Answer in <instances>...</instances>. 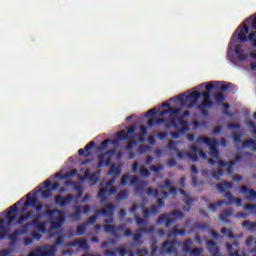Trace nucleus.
<instances>
[{
	"label": "nucleus",
	"instance_id": "obj_1",
	"mask_svg": "<svg viewBox=\"0 0 256 256\" xmlns=\"http://www.w3.org/2000/svg\"><path fill=\"white\" fill-rule=\"evenodd\" d=\"M46 209L49 208V205L45 206ZM44 215L49 219V229H47V222L40 221L39 219H34L31 222H28L16 231L19 232V235H25V233H29V227H34L38 233H53V231H59L65 225V214L59 209L46 210L44 211Z\"/></svg>",
	"mask_w": 256,
	"mask_h": 256
},
{
	"label": "nucleus",
	"instance_id": "obj_2",
	"mask_svg": "<svg viewBox=\"0 0 256 256\" xmlns=\"http://www.w3.org/2000/svg\"><path fill=\"white\" fill-rule=\"evenodd\" d=\"M21 203H23L22 199L10 206L9 211L5 215V219H0V239H5V237H7L5 226L8 225V227H11V225L17 221V214L13 215V213H17V211H19L18 205H21Z\"/></svg>",
	"mask_w": 256,
	"mask_h": 256
},
{
	"label": "nucleus",
	"instance_id": "obj_3",
	"mask_svg": "<svg viewBox=\"0 0 256 256\" xmlns=\"http://www.w3.org/2000/svg\"><path fill=\"white\" fill-rule=\"evenodd\" d=\"M248 34H249V26H247V24H244L242 26L240 25L232 35L231 43H233L235 39H238V41H240L241 43H245V41H249L250 43H253L252 47L256 49V40H255L256 29L255 31L251 32L249 35Z\"/></svg>",
	"mask_w": 256,
	"mask_h": 256
},
{
	"label": "nucleus",
	"instance_id": "obj_4",
	"mask_svg": "<svg viewBox=\"0 0 256 256\" xmlns=\"http://www.w3.org/2000/svg\"><path fill=\"white\" fill-rule=\"evenodd\" d=\"M177 157L179 159H186V157H189L194 163H197L199 161V157L201 159H207V154L203 152V150H200L197 148V145L193 144L190 146V153L189 152H182L177 150Z\"/></svg>",
	"mask_w": 256,
	"mask_h": 256
},
{
	"label": "nucleus",
	"instance_id": "obj_5",
	"mask_svg": "<svg viewBox=\"0 0 256 256\" xmlns=\"http://www.w3.org/2000/svg\"><path fill=\"white\" fill-rule=\"evenodd\" d=\"M185 214L179 210H175L169 214H161L158 219L157 223L158 225H161V223H165L166 227H171L177 219H184Z\"/></svg>",
	"mask_w": 256,
	"mask_h": 256
},
{
	"label": "nucleus",
	"instance_id": "obj_6",
	"mask_svg": "<svg viewBox=\"0 0 256 256\" xmlns=\"http://www.w3.org/2000/svg\"><path fill=\"white\" fill-rule=\"evenodd\" d=\"M177 98L180 101L181 105H186L188 109H193V107H195V105H197V103L199 102V99H201V92L193 91L186 96L180 94L177 96Z\"/></svg>",
	"mask_w": 256,
	"mask_h": 256
},
{
	"label": "nucleus",
	"instance_id": "obj_7",
	"mask_svg": "<svg viewBox=\"0 0 256 256\" xmlns=\"http://www.w3.org/2000/svg\"><path fill=\"white\" fill-rule=\"evenodd\" d=\"M196 142L208 145V147L210 148V155L212 159H219V151L217 149V145H219V142L217 141V139L200 136L196 139Z\"/></svg>",
	"mask_w": 256,
	"mask_h": 256
},
{
	"label": "nucleus",
	"instance_id": "obj_8",
	"mask_svg": "<svg viewBox=\"0 0 256 256\" xmlns=\"http://www.w3.org/2000/svg\"><path fill=\"white\" fill-rule=\"evenodd\" d=\"M117 181V177L113 176L110 180L106 182V185L104 188H101L98 191V197L99 199H105V196L108 195L111 197V195H115L118 191L117 186H113V184Z\"/></svg>",
	"mask_w": 256,
	"mask_h": 256
},
{
	"label": "nucleus",
	"instance_id": "obj_9",
	"mask_svg": "<svg viewBox=\"0 0 256 256\" xmlns=\"http://www.w3.org/2000/svg\"><path fill=\"white\" fill-rule=\"evenodd\" d=\"M112 209H115V205H113V204L105 205V208H102V209L98 210L96 214L92 215L84 223L86 224L87 227H89V225H95V223H97V218L99 217V215H109L111 217V215H112L111 210Z\"/></svg>",
	"mask_w": 256,
	"mask_h": 256
},
{
	"label": "nucleus",
	"instance_id": "obj_10",
	"mask_svg": "<svg viewBox=\"0 0 256 256\" xmlns=\"http://www.w3.org/2000/svg\"><path fill=\"white\" fill-rule=\"evenodd\" d=\"M26 197L22 213L27 212L28 207H32L36 213H41V211H43V207H45V205L43 203L37 204V198H31V193H28Z\"/></svg>",
	"mask_w": 256,
	"mask_h": 256
},
{
	"label": "nucleus",
	"instance_id": "obj_11",
	"mask_svg": "<svg viewBox=\"0 0 256 256\" xmlns=\"http://www.w3.org/2000/svg\"><path fill=\"white\" fill-rule=\"evenodd\" d=\"M33 217H35V219H38L39 221L43 217H47V216L45 215V212L43 214H35V211L30 210L26 212V214L19 216L16 221V224L23 225V223H25L26 221H29L30 219H33Z\"/></svg>",
	"mask_w": 256,
	"mask_h": 256
},
{
	"label": "nucleus",
	"instance_id": "obj_12",
	"mask_svg": "<svg viewBox=\"0 0 256 256\" xmlns=\"http://www.w3.org/2000/svg\"><path fill=\"white\" fill-rule=\"evenodd\" d=\"M83 213L84 215H89V213H91V207L87 204L84 206H76L71 217L76 221H81V215H83Z\"/></svg>",
	"mask_w": 256,
	"mask_h": 256
},
{
	"label": "nucleus",
	"instance_id": "obj_13",
	"mask_svg": "<svg viewBox=\"0 0 256 256\" xmlns=\"http://www.w3.org/2000/svg\"><path fill=\"white\" fill-rule=\"evenodd\" d=\"M231 87V83H228L226 85H221L220 88L217 90L216 93H214V99L216 103H225V99H227V96L225 95V92Z\"/></svg>",
	"mask_w": 256,
	"mask_h": 256
},
{
	"label": "nucleus",
	"instance_id": "obj_14",
	"mask_svg": "<svg viewBox=\"0 0 256 256\" xmlns=\"http://www.w3.org/2000/svg\"><path fill=\"white\" fill-rule=\"evenodd\" d=\"M75 199V196L72 194H68L66 197H63L62 195H57L54 198V203L58 205L59 207H67L69 203H71Z\"/></svg>",
	"mask_w": 256,
	"mask_h": 256
},
{
	"label": "nucleus",
	"instance_id": "obj_15",
	"mask_svg": "<svg viewBox=\"0 0 256 256\" xmlns=\"http://www.w3.org/2000/svg\"><path fill=\"white\" fill-rule=\"evenodd\" d=\"M177 243V240L164 242L161 247V253H167L168 255L175 253V251H177Z\"/></svg>",
	"mask_w": 256,
	"mask_h": 256
},
{
	"label": "nucleus",
	"instance_id": "obj_16",
	"mask_svg": "<svg viewBox=\"0 0 256 256\" xmlns=\"http://www.w3.org/2000/svg\"><path fill=\"white\" fill-rule=\"evenodd\" d=\"M241 159H243V156L238 155L234 158V160L230 161V162H225L223 160L218 162L219 167H227L226 171L229 175H231V173H233V165H235V163H238V161H241Z\"/></svg>",
	"mask_w": 256,
	"mask_h": 256
},
{
	"label": "nucleus",
	"instance_id": "obj_17",
	"mask_svg": "<svg viewBox=\"0 0 256 256\" xmlns=\"http://www.w3.org/2000/svg\"><path fill=\"white\" fill-rule=\"evenodd\" d=\"M38 253L40 256H55V253H57V247L51 245V246H41L38 247Z\"/></svg>",
	"mask_w": 256,
	"mask_h": 256
},
{
	"label": "nucleus",
	"instance_id": "obj_18",
	"mask_svg": "<svg viewBox=\"0 0 256 256\" xmlns=\"http://www.w3.org/2000/svg\"><path fill=\"white\" fill-rule=\"evenodd\" d=\"M68 245L69 247H79L80 249H83V251H89V244L87 243V240L85 238L75 239Z\"/></svg>",
	"mask_w": 256,
	"mask_h": 256
},
{
	"label": "nucleus",
	"instance_id": "obj_19",
	"mask_svg": "<svg viewBox=\"0 0 256 256\" xmlns=\"http://www.w3.org/2000/svg\"><path fill=\"white\" fill-rule=\"evenodd\" d=\"M240 193H242V195H245L248 201L256 200V191L254 189H251V188L249 189L247 188V186H241Z\"/></svg>",
	"mask_w": 256,
	"mask_h": 256
},
{
	"label": "nucleus",
	"instance_id": "obj_20",
	"mask_svg": "<svg viewBox=\"0 0 256 256\" xmlns=\"http://www.w3.org/2000/svg\"><path fill=\"white\" fill-rule=\"evenodd\" d=\"M203 101L198 105L201 107H206L207 109H211L213 107V102L211 101V92L204 91L202 92Z\"/></svg>",
	"mask_w": 256,
	"mask_h": 256
},
{
	"label": "nucleus",
	"instance_id": "obj_21",
	"mask_svg": "<svg viewBox=\"0 0 256 256\" xmlns=\"http://www.w3.org/2000/svg\"><path fill=\"white\" fill-rule=\"evenodd\" d=\"M93 147H95V141H90L85 147L84 149L81 148L78 150V155L80 157H91V153L89 151H91V149H93Z\"/></svg>",
	"mask_w": 256,
	"mask_h": 256
},
{
	"label": "nucleus",
	"instance_id": "obj_22",
	"mask_svg": "<svg viewBox=\"0 0 256 256\" xmlns=\"http://www.w3.org/2000/svg\"><path fill=\"white\" fill-rule=\"evenodd\" d=\"M229 217H233V208H227L223 210L220 213L219 219L222 221V223H224V225H227L230 223Z\"/></svg>",
	"mask_w": 256,
	"mask_h": 256
},
{
	"label": "nucleus",
	"instance_id": "obj_23",
	"mask_svg": "<svg viewBox=\"0 0 256 256\" xmlns=\"http://www.w3.org/2000/svg\"><path fill=\"white\" fill-rule=\"evenodd\" d=\"M206 245L208 247L209 253L213 256H219L221 253L219 252V247H217V242L213 240H208L206 242Z\"/></svg>",
	"mask_w": 256,
	"mask_h": 256
},
{
	"label": "nucleus",
	"instance_id": "obj_24",
	"mask_svg": "<svg viewBox=\"0 0 256 256\" xmlns=\"http://www.w3.org/2000/svg\"><path fill=\"white\" fill-rule=\"evenodd\" d=\"M234 53L237 57V59H239V61H247V54H245V50H243V48H241V45H236L234 47Z\"/></svg>",
	"mask_w": 256,
	"mask_h": 256
},
{
	"label": "nucleus",
	"instance_id": "obj_25",
	"mask_svg": "<svg viewBox=\"0 0 256 256\" xmlns=\"http://www.w3.org/2000/svg\"><path fill=\"white\" fill-rule=\"evenodd\" d=\"M169 113H170V115H181V109L169 107L168 109L162 110L161 112H159L158 116L165 117V115H167Z\"/></svg>",
	"mask_w": 256,
	"mask_h": 256
},
{
	"label": "nucleus",
	"instance_id": "obj_26",
	"mask_svg": "<svg viewBox=\"0 0 256 256\" xmlns=\"http://www.w3.org/2000/svg\"><path fill=\"white\" fill-rule=\"evenodd\" d=\"M242 149H251V151H256V141L252 138L244 140L242 142Z\"/></svg>",
	"mask_w": 256,
	"mask_h": 256
},
{
	"label": "nucleus",
	"instance_id": "obj_27",
	"mask_svg": "<svg viewBox=\"0 0 256 256\" xmlns=\"http://www.w3.org/2000/svg\"><path fill=\"white\" fill-rule=\"evenodd\" d=\"M233 188V183L228 182V181H224L222 183H218L216 185V189L220 192V193H225V191H227V189H232Z\"/></svg>",
	"mask_w": 256,
	"mask_h": 256
},
{
	"label": "nucleus",
	"instance_id": "obj_28",
	"mask_svg": "<svg viewBox=\"0 0 256 256\" xmlns=\"http://www.w3.org/2000/svg\"><path fill=\"white\" fill-rule=\"evenodd\" d=\"M187 233V231L185 229H179V225L177 226H174L172 228V230L168 233V237L171 238V237H177V235H185Z\"/></svg>",
	"mask_w": 256,
	"mask_h": 256
},
{
	"label": "nucleus",
	"instance_id": "obj_29",
	"mask_svg": "<svg viewBox=\"0 0 256 256\" xmlns=\"http://www.w3.org/2000/svg\"><path fill=\"white\" fill-rule=\"evenodd\" d=\"M183 253H191V247H193V240L188 238L181 243Z\"/></svg>",
	"mask_w": 256,
	"mask_h": 256
},
{
	"label": "nucleus",
	"instance_id": "obj_30",
	"mask_svg": "<svg viewBox=\"0 0 256 256\" xmlns=\"http://www.w3.org/2000/svg\"><path fill=\"white\" fill-rule=\"evenodd\" d=\"M163 123H167V118H150L148 120V126L153 127V125H163Z\"/></svg>",
	"mask_w": 256,
	"mask_h": 256
},
{
	"label": "nucleus",
	"instance_id": "obj_31",
	"mask_svg": "<svg viewBox=\"0 0 256 256\" xmlns=\"http://www.w3.org/2000/svg\"><path fill=\"white\" fill-rule=\"evenodd\" d=\"M127 199H129V190L127 189L121 190L116 196V201H127Z\"/></svg>",
	"mask_w": 256,
	"mask_h": 256
},
{
	"label": "nucleus",
	"instance_id": "obj_32",
	"mask_svg": "<svg viewBox=\"0 0 256 256\" xmlns=\"http://www.w3.org/2000/svg\"><path fill=\"white\" fill-rule=\"evenodd\" d=\"M242 227H245L246 229H248V231H251L252 233H255V231H256V222H251L249 220H245L242 223Z\"/></svg>",
	"mask_w": 256,
	"mask_h": 256
},
{
	"label": "nucleus",
	"instance_id": "obj_33",
	"mask_svg": "<svg viewBox=\"0 0 256 256\" xmlns=\"http://www.w3.org/2000/svg\"><path fill=\"white\" fill-rule=\"evenodd\" d=\"M207 224L204 222H195L192 227V231H207Z\"/></svg>",
	"mask_w": 256,
	"mask_h": 256
},
{
	"label": "nucleus",
	"instance_id": "obj_34",
	"mask_svg": "<svg viewBox=\"0 0 256 256\" xmlns=\"http://www.w3.org/2000/svg\"><path fill=\"white\" fill-rule=\"evenodd\" d=\"M133 239L139 245H143V241H141L143 239V228L135 231Z\"/></svg>",
	"mask_w": 256,
	"mask_h": 256
},
{
	"label": "nucleus",
	"instance_id": "obj_35",
	"mask_svg": "<svg viewBox=\"0 0 256 256\" xmlns=\"http://www.w3.org/2000/svg\"><path fill=\"white\" fill-rule=\"evenodd\" d=\"M86 232H87V224L84 222L77 226L75 235L77 236L85 235Z\"/></svg>",
	"mask_w": 256,
	"mask_h": 256
},
{
	"label": "nucleus",
	"instance_id": "obj_36",
	"mask_svg": "<svg viewBox=\"0 0 256 256\" xmlns=\"http://www.w3.org/2000/svg\"><path fill=\"white\" fill-rule=\"evenodd\" d=\"M75 175H77V170L73 169L70 170L68 173L64 174L63 176H61V173H57L56 177L58 179H69V177H75Z\"/></svg>",
	"mask_w": 256,
	"mask_h": 256
},
{
	"label": "nucleus",
	"instance_id": "obj_37",
	"mask_svg": "<svg viewBox=\"0 0 256 256\" xmlns=\"http://www.w3.org/2000/svg\"><path fill=\"white\" fill-rule=\"evenodd\" d=\"M113 174L120 176L121 175V167L115 166V164H112L110 166V169H109L107 175H113Z\"/></svg>",
	"mask_w": 256,
	"mask_h": 256
},
{
	"label": "nucleus",
	"instance_id": "obj_38",
	"mask_svg": "<svg viewBox=\"0 0 256 256\" xmlns=\"http://www.w3.org/2000/svg\"><path fill=\"white\" fill-rule=\"evenodd\" d=\"M223 175H225V170H223V168H217V170L212 173V177L215 181H220Z\"/></svg>",
	"mask_w": 256,
	"mask_h": 256
},
{
	"label": "nucleus",
	"instance_id": "obj_39",
	"mask_svg": "<svg viewBox=\"0 0 256 256\" xmlns=\"http://www.w3.org/2000/svg\"><path fill=\"white\" fill-rule=\"evenodd\" d=\"M220 86H221V82L214 81L212 84H207L205 89L208 93H210V91H213V89L217 91L220 88Z\"/></svg>",
	"mask_w": 256,
	"mask_h": 256
},
{
	"label": "nucleus",
	"instance_id": "obj_40",
	"mask_svg": "<svg viewBox=\"0 0 256 256\" xmlns=\"http://www.w3.org/2000/svg\"><path fill=\"white\" fill-rule=\"evenodd\" d=\"M139 174L144 178V179H149L151 177V172H149V169L145 166H141L139 168Z\"/></svg>",
	"mask_w": 256,
	"mask_h": 256
},
{
	"label": "nucleus",
	"instance_id": "obj_41",
	"mask_svg": "<svg viewBox=\"0 0 256 256\" xmlns=\"http://www.w3.org/2000/svg\"><path fill=\"white\" fill-rule=\"evenodd\" d=\"M225 203H227L225 200H219L216 203L209 204L208 209H210V211L215 212L217 211V207H221V205H225Z\"/></svg>",
	"mask_w": 256,
	"mask_h": 256
},
{
	"label": "nucleus",
	"instance_id": "obj_42",
	"mask_svg": "<svg viewBox=\"0 0 256 256\" xmlns=\"http://www.w3.org/2000/svg\"><path fill=\"white\" fill-rule=\"evenodd\" d=\"M105 233H112V235H117V226H113L111 224H107L104 226Z\"/></svg>",
	"mask_w": 256,
	"mask_h": 256
},
{
	"label": "nucleus",
	"instance_id": "obj_43",
	"mask_svg": "<svg viewBox=\"0 0 256 256\" xmlns=\"http://www.w3.org/2000/svg\"><path fill=\"white\" fill-rule=\"evenodd\" d=\"M118 140L119 141H127V139H131V135H128L127 131L125 130H121L120 132H118Z\"/></svg>",
	"mask_w": 256,
	"mask_h": 256
},
{
	"label": "nucleus",
	"instance_id": "obj_44",
	"mask_svg": "<svg viewBox=\"0 0 256 256\" xmlns=\"http://www.w3.org/2000/svg\"><path fill=\"white\" fill-rule=\"evenodd\" d=\"M226 249L229 253L230 256H240L239 255V251H240V248L236 249L234 252H233V244H229L227 243L226 244Z\"/></svg>",
	"mask_w": 256,
	"mask_h": 256
},
{
	"label": "nucleus",
	"instance_id": "obj_45",
	"mask_svg": "<svg viewBox=\"0 0 256 256\" xmlns=\"http://www.w3.org/2000/svg\"><path fill=\"white\" fill-rule=\"evenodd\" d=\"M243 137V134L240 132H234L232 135V141L237 146L239 143H241V139Z\"/></svg>",
	"mask_w": 256,
	"mask_h": 256
},
{
	"label": "nucleus",
	"instance_id": "obj_46",
	"mask_svg": "<svg viewBox=\"0 0 256 256\" xmlns=\"http://www.w3.org/2000/svg\"><path fill=\"white\" fill-rule=\"evenodd\" d=\"M146 194L148 195V197H155V199H159V190H155L153 188H147L146 190Z\"/></svg>",
	"mask_w": 256,
	"mask_h": 256
},
{
	"label": "nucleus",
	"instance_id": "obj_47",
	"mask_svg": "<svg viewBox=\"0 0 256 256\" xmlns=\"http://www.w3.org/2000/svg\"><path fill=\"white\" fill-rule=\"evenodd\" d=\"M117 230L124 231V237H131V235H133V232L130 229H125V225H119Z\"/></svg>",
	"mask_w": 256,
	"mask_h": 256
},
{
	"label": "nucleus",
	"instance_id": "obj_48",
	"mask_svg": "<svg viewBox=\"0 0 256 256\" xmlns=\"http://www.w3.org/2000/svg\"><path fill=\"white\" fill-rule=\"evenodd\" d=\"M194 199L191 198V197H186V200H185V204L187 205L188 208H183L184 211H191V207L193 206V203H194Z\"/></svg>",
	"mask_w": 256,
	"mask_h": 256
},
{
	"label": "nucleus",
	"instance_id": "obj_49",
	"mask_svg": "<svg viewBox=\"0 0 256 256\" xmlns=\"http://www.w3.org/2000/svg\"><path fill=\"white\" fill-rule=\"evenodd\" d=\"M149 185V182L142 181L139 183V185L136 187V192L141 193V191H145V188Z\"/></svg>",
	"mask_w": 256,
	"mask_h": 256
},
{
	"label": "nucleus",
	"instance_id": "obj_50",
	"mask_svg": "<svg viewBox=\"0 0 256 256\" xmlns=\"http://www.w3.org/2000/svg\"><path fill=\"white\" fill-rule=\"evenodd\" d=\"M116 253H118L120 256H126L127 253H129V250L123 246H120L116 248Z\"/></svg>",
	"mask_w": 256,
	"mask_h": 256
},
{
	"label": "nucleus",
	"instance_id": "obj_51",
	"mask_svg": "<svg viewBox=\"0 0 256 256\" xmlns=\"http://www.w3.org/2000/svg\"><path fill=\"white\" fill-rule=\"evenodd\" d=\"M150 249V256H157V251H159V246H157V242H153L150 246Z\"/></svg>",
	"mask_w": 256,
	"mask_h": 256
},
{
	"label": "nucleus",
	"instance_id": "obj_52",
	"mask_svg": "<svg viewBox=\"0 0 256 256\" xmlns=\"http://www.w3.org/2000/svg\"><path fill=\"white\" fill-rule=\"evenodd\" d=\"M150 171H153V173H159L160 171H163V165L158 164V165H152L149 167Z\"/></svg>",
	"mask_w": 256,
	"mask_h": 256
},
{
	"label": "nucleus",
	"instance_id": "obj_53",
	"mask_svg": "<svg viewBox=\"0 0 256 256\" xmlns=\"http://www.w3.org/2000/svg\"><path fill=\"white\" fill-rule=\"evenodd\" d=\"M132 137H135L136 143H145V141H147V138L141 133H138V134H136L135 136H132Z\"/></svg>",
	"mask_w": 256,
	"mask_h": 256
},
{
	"label": "nucleus",
	"instance_id": "obj_54",
	"mask_svg": "<svg viewBox=\"0 0 256 256\" xmlns=\"http://www.w3.org/2000/svg\"><path fill=\"white\" fill-rule=\"evenodd\" d=\"M201 253H203V248H194L189 252L190 256H201Z\"/></svg>",
	"mask_w": 256,
	"mask_h": 256
},
{
	"label": "nucleus",
	"instance_id": "obj_55",
	"mask_svg": "<svg viewBox=\"0 0 256 256\" xmlns=\"http://www.w3.org/2000/svg\"><path fill=\"white\" fill-rule=\"evenodd\" d=\"M97 167L101 168V167H105V154H100L98 156V164Z\"/></svg>",
	"mask_w": 256,
	"mask_h": 256
},
{
	"label": "nucleus",
	"instance_id": "obj_56",
	"mask_svg": "<svg viewBox=\"0 0 256 256\" xmlns=\"http://www.w3.org/2000/svg\"><path fill=\"white\" fill-rule=\"evenodd\" d=\"M42 235H43V233H41V232H39V231H37V232L33 231V232L31 233V237H32V239H33L34 241H41V237H43Z\"/></svg>",
	"mask_w": 256,
	"mask_h": 256
},
{
	"label": "nucleus",
	"instance_id": "obj_57",
	"mask_svg": "<svg viewBox=\"0 0 256 256\" xmlns=\"http://www.w3.org/2000/svg\"><path fill=\"white\" fill-rule=\"evenodd\" d=\"M65 243V236L60 235L54 242L55 247H59V245H63Z\"/></svg>",
	"mask_w": 256,
	"mask_h": 256
},
{
	"label": "nucleus",
	"instance_id": "obj_58",
	"mask_svg": "<svg viewBox=\"0 0 256 256\" xmlns=\"http://www.w3.org/2000/svg\"><path fill=\"white\" fill-rule=\"evenodd\" d=\"M233 203H235L237 207H241V205H243V200L241 198L234 197L232 203H226V205H233Z\"/></svg>",
	"mask_w": 256,
	"mask_h": 256
},
{
	"label": "nucleus",
	"instance_id": "obj_59",
	"mask_svg": "<svg viewBox=\"0 0 256 256\" xmlns=\"http://www.w3.org/2000/svg\"><path fill=\"white\" fill-rule=\"evenodd\" d=\"M245 211H252L253 214L256 213V204H246L244 206Z\"/></svg>",
	"mask_w": 256,
	"mask_h": 256
},
{
	"label": "nucleus",
	"instance_id": "obj_60",
	"mask_svg": "<svg viewBox=\"0 0 256 256\" xmlns=\"http://www.w3.org/2000/svg\"><path fill=\"white\" fill-rule=\"evenodd\" d=\"M42 199H49L52 195L53 192L50 189L42 191Z\"/></svg>",
	"mask_w": 256,
	"mask_h": 256
},
{
	"label": "nucleus",
	"instance_id": "obj_61",
	"mask_svg": "<svg viewBox=\"0 0 256 256\" xmlns=\"http://www.w3.org/2000/svg\"><path fill=\"white\" fill-rule=\"evenodd\" d=\"M149 210L152 215H159V213H161V208L157 205L152 206Z\"/></svg>",
	"mask_w": 256,
	"mask_h": 256
},
{
	"label": "nucleus",
	"instance_id": "obj_62",
	"mask_svg": "<svg viewBox=\"0 0 256 256\" xmlns=\"http://www.w3.org/2000/svg\"><path fill=\"white\" fill-rule=\"evenodd\" d=\"M19 235V230H14L13 234L9 236L11 243H17V236Z\"/></svg>",
	"mask_w": 256,
	"mask_h": 256
},
{
	"label": "nucleus",
	"instance_id": "obj_63",
	"mask_svg": "<svg viewBox=\"0 0 256 256\" xmlns=\"http://www.w3.org/2000/svg\"><path fill=\"white\" fill-rule=\"evenodd\" d=\"M151 150V146L149 145H141L138 148L139 153H147V151Z\"/></svg>",
	"mask_w": 256,
	"mask_h": 256
},
{
	"label": "nucleus",
	"instance_id": "obj_64",
	"mask_svg": "<svg viewBox=\"0 0 256 256\" xmlns=\"http://www.w3.org/2000/svg\"><path fill=\"white\" fill-rule=\"evenodd\" d=\"M75 189L77 190V195H76V198L77 199H81V197H83V193H84V190H83V187L81 186H75Z\"/></svg>",
	"mask_w": 256,
	"mask_h": 256
}]
</instances>
